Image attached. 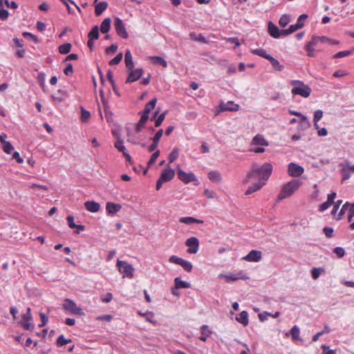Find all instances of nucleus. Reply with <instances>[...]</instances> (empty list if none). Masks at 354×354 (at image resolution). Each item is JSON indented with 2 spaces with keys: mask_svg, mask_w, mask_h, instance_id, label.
Segmentation results:
<instances>
[{
  "mask_svg": "<svg viewBox=\"0 0 354 354\" xmlns=\"http://www.w3.org/2000/svg\"><path fill=\"white\" fill-rule=\"evenodd\" d=\"M272 171V166L270 163L266 162L261 167H258L256 164H254L248 173L245 179L243 180V183H248L251 178L266 183V181L271 175Z\"/></svg>",
  "mask_w": 354,
  "mask_h": 354,
  "instance_id": "obj_1",
  "label": "nucleus"
},
{
  "mask_svg": "<svg viewBox=\"0 0 354 354\" xmlns=\"http://www.w3.org/2000/svg\"><path fill=\"white\" fill-rule=\"evenodd\" d=\"M301 185L302 182L299 179H293L283 185L278 195L277 201H281L290 196Z\"/></svg>",
  "mask_w": 354,
  "mask_h": 354,
  "instance_id": "obj_2",
  "label": "nucleus"
},
{
  "mask_svg": "<svg viewBox=\"0 0 354 354\" xmlns=\"http://www.w3.org/2000/svg\"><path fill=\"white\" fill-rule=\"evenodd\" d=\"M290 85L292 86L291 93L293 95H299L303 97H308L312 92L310 87L300 80H292Z\"/></svg>",
  "mask_w": 354,
  "mask_h": 354,
  "instance_id": "obj_3",
  "label": "nucleus"
},
{
  "mask_svg": "<svg viewBox=\"0 0 354 354\" xmlns=\"http://www.w3.org/2000/svg\"><path fill=\"white\" fill-rule=\"evenodd\" d=\"M117 267L118 270L123 274V277L132 278L133 277V267L126 261L118 259Z\"/></svg>",
  "mask_w": 354,
  "mask_h": 354,
  "instance_id": "obj_4",
  "label": "nucleus"
},
{
  "mask_svg": "<svg viewBox=\"0 0 354 354\" xmlns=\"http://www.w3.org/2000/svg\"><path fill=\"white\" fill-rule=\"evenodd\" d=\"M63 308L74 315H84L82 309L78 307L76 304L70 299H65L62 304Z\"/></svg>",
  "mask_w": 354,
  "mask_h": 354,
  "instance_id": "obj_5",
  "label": "nucleus"
},
{
  "mask_svg": "<svg viewBox=\"0 0 354 354\" xmlns=\"http://www.w3.org/2000/svg\"><path fill=\"white\" fill-rule=\"evenodd\" d=\"M169 261L172 263H176L180 265L183 268V269L187 272H191L192 270V264L182 258H180L177 256L172 255L169 257Z\"/></svg>",
  "mask_w": 354,
  "mask_h": 354,
  "instance_id": "obj_6",
  "label": "nucleus"
},
{
  "mask_svg": "<svg viewBox=\"0 0 354 354\" xmlns=\"http://www.w3.org/2000/svg\"><path fill=\"white\" fill-rule=\"evenodd\" d=\"M185 245L189 248L187 252L189 254H196L199 248V240L195 236L187 239L185 241Z\"/></svg>",
  "mask_w": 354,
  "mask_h": 354,
  "instance_id": "obj_7",
  "label": "nucleus"
},
{
  "mask_svg": "<svg viewBox=\"0 0 354 354\" xmlns=\"http://www.w3.org/2000/svg\"><path fill=\"white\" fill-rule=\"evenodd\" d=\"M177 174L178 178L184 183H189L190 182L197 181V178L192 172L186 173L180 168H178Z\"/></svg>",
  "mask_w": 354,
  "mask_h": 354,
  "instance_id": "obj_8",
  "label": "nucleus"
},
{
  "mask_svg": "<svg viewBox=\"0 0 354 354\" xmlns=\"http://www.w3.org/2000/svg\"><path fill=\"white\" fill-rule=\"evenodd\" d=\"M114 26L117 34L122 38L127 39L129 35L127 32L126 28L124 25L122 20L117 17L114 22Z\"/></svg>",
  "mask_w": 354,
  "mask_h": 354,
  "instance_id": "obj_9",
  "label": "nucleus"
},
{
  "mask_svg": "<svg viewBox=\"0 0 354 354\" xmlns=\"http://www.w3.org/2000/svg\"><path fill=\"white\" fill-rule=\"evenodd\" d=\"M304 171V169L294 162H290L288 166V174L289 176L292 177H299L300 176Z\"/></svg>",
  "mask_w": 354,
  "mask_h": 354,
  "instance_id": "obj_10",
  "label": "nucleus"
},
{
  "mask_svg": "<svg viewBox=\"0 0 354 354\" xmlns=\"http://www.w3.org/2000/svg\"><path fill=\"white\" fill-rule=\"evenodd\" d=\"M219 111H217L216 114L217 115L219 111H236L239 109V105L234 104L232 101H229L227 103L221 102L219 104Z\"/></svg>",
  "mask_w": 354,
  "mask_h": 354,
  "instance_id": "obj_11",
  "label": "nucleus"
},
{
  "mask_svg": "<svg viewBox=\"0 0 354 354\" xmlns=\"http://www.w3.org/2000/svg\"><path fill=\"white\" fill-rule=\"evenodd\" d=\"M262 258V252L259 250H251L243 259L250 262H259Z\"/></svg>",
  "mask_w": 354,
  "mask_h": 354,
  "instance_id": "obj_12",
  "label": "nucleus"
},
{
  "mask_svg": "<svg viewBox=\"0 0 354 354\" xmlns=\"http://www.w3.org/2000/svg\"><path fill=\"white\" fill-rule=\"evenodd\" d=\"M142 73H143L142 68H136L134 70L131 69L130 73H129V75L126 80V83H131V82L137 81L138 80H139L141 77Z\"/></svg>",
  "mask_w": 354,
  "mask_h": 354,
  "instance_id": "obj_13",
  "label": "nucleus"
},
{
  "mask_svg": "<svg viewBox=\"0 0 354 354\" xmlns=\"http://www.w3.org/2000/svg\"><path fill=\"white\" fill-rule=\"evenodd\" d=\"M268 30L270 35L274 38H279L281 36H283L282 30H279V28L272 21L268 22Z\"/></svg>",
  "mask_w": 354,
  "mask_h": 354,
  "instance_id": "obj_14",
  "label": "nucleus"
},
{
  "mask_svg": "<svg viewBox=\"0 0 354 354\" xmlns=\"http://www.w3.org/2000/svg\"><path fill=\"white\" fill-rule=\"evenodd\" d=\"M163 134V130L159 129L152 139L153 142L149 146L148 150L150 152L153 151L158 147V142Z\"/></svg>",
  "mask_w": 354,
  "mask_h": 354,
  "instance_id": "obj_15",
  "label": "nucleus"
},
{
  "mask_svg": "<svg viewBox=\"0 0 354 354\" xmlns=\"http://www.w3.org/2000/svg\"><path fill=\"white\" fill-rule=\"evenodd\" d=\"M174 175L175 171L173 169L167 168L162 171L160 178L164 182H168L170 181L174 177Z\"/></svg>",
  "mask_w": 354,
  "mask_h": 354,
  "instance_id": "obj_16",
  "label": "nucleus"
},
{
  "mask_svg": "<svg viewBox=\"0 0 354 354\" xmlns=\"http://www.w3.org/2000/svg\"><path fill=\"white\" fill-rule=\"evenodd\" d=\"M122 208V205L119 203H114L108 202L106 205V209L109 214H115L118 212Z\"/></svg>",
  "mask_w": 354,
  "mask_h": 354,
  "instance_id": "obj_17",
  "label": "nucleus"
},
{
  "mask_svg": "<svg viewBox=\"0 0 354 354\" xmlns=\"http://www.w3.org/2000/svg\"><path fill=\"white\" fill-rule=\"evenodd\" d=\"M84 206L86 210L93 213L97 212L100 208V203L93 201H88L85 202Z\"/></svg>",
  "mask_w": 354,
  "mask_h": 354,
  "instance_id": "obj_18",
  "label": "nucleus"
},
{
  "mask_svg": "<svg viewBox=\"0 0 354 354\" xmlns=\"http://www.w3.org/2000/svg\"><path fill=\"white\" fill-rule=\"evenodd\" d=\"M264 185H265V183L261 182V181H258L257 183H254V184H252L248 188L245 194V195L251 194L258 191L259 189H260Z\"/></svg>",
  "mask_w": 354,
  "mask_h": 354,
  "instance_id": "obj_19",
  "label": "nucleus"
},
{
  "mask_svg": "<svg viewBox=\"0 0 354 354\" xmlns=\"http://www.w3.org/2000/svg\"><path fill=\"white\" fill-rule=\"evenodd\" d=\"M236 320L243 324L244 326H248L249 323L248 312L245 310L241 312L236 317Z\"/></svg>",
  "mask_w": 354,
  "mask_h": 354,
  "instance_id": "obj_20",
  "label": "nucleus"
},
{
  "mask_svg": "<svg viewBox=\"0 0 354 354\" xmlns=\"http://www.w3.org/2000/svg\"><path fill=\"white\" fill-rule=\"evenodd\" d=\"M95 4V12L97 16L100 15L108 6V3L106 1L96 2Z\"/></svg>",
  "mask_w": 354,
  "mask_h": 354,
  "instance_id": "obj_21",
  "label": "nucleus"
},
{
  "mask_svg": "<svg viewBox=\"0 0 354 354\" xmlns=\"http://www.w3.org/2000/svg\"><path fill=\"white\" fill-rule=\"evenodd\" d=\"M201 335L199 337V339L203 342H206L207 339L212 334V330L209 329L207 325H203L201 328Z\"/></svg>",
  "mask_w": 354,
  "mask_h": 354,
  "instance_id": "obj_22",
  "label": "nucleus"
},
{
  "mask_svg": "<svg viewBox=\"0 0 354 354\" xmlns=\"http://www.w3.org/2000/svg\"><path fill=\"white\" fill-rule=\"evenodd\" d=\"M179 221L187 225H192L193 223H203V221L195 218L192 216L181 217L179 219Z\"/></svg>",
  "mask_w": 354,
  "mask_h": 354,
  "instance_id": "obj_23",
  "label": "nucleus"
},
{
  "mask_svg": "<svg viewBox=\"0 0 354 354\" xmlns=\"http://www.w3.org/2000/svg\"><path fill=\"white\" fill-rule=\"evenodd\" d=\"M124 62L126 64V67L129 70H131L133 68V62L132 59V55L129 50H127L124 55Z\"/></svg>",
  "mask_w": 354,
  "mask_h": 354,
  "instance_id": "obj_24",
  "label": "nucleus"
},
{
  "mask_svg": "<svg viewBox=\"0 0 354 354\" xmlns=\"http://www.w3.org/2000/svg\"><path fill=\"white\" fill-rule=\"evenodd\" d=\"M310 127V122L307 118V117L304 115L300 117V120L299 121V129L301 130H306Z\"/></svg>",
  "mask_w": 354,
  "mask_h": 354,
  "instance_id": "obj_25",
  "label": "nucleus"
},
{
  "mask_svg": "<svg viewBox=\"0 0 354 354\" xmlns=\"http://www.w3.org/2000/svg\"><path fill=\"white\" fill-rule=\"evenodd\" d=\"M252 145L267 146L268 143L261 135L258 134L253 138Z\"/></svg>",
  "mask_w": 354,
  "mask_h": 354,
  "instance_id": "obj_26",
  "label": "nucleus"
},
{
  "mask_svg": "<svg viewBox=\"0 0 354 354\" xmlns=\"http://www.w3.org/2000/svg\"><path fill=\"white\" fill-rule=\"evenodd\" d=\"M175 283V288H189L190 287V284L185 281H183L180 277H176L174 279Z\"/></svg>",
  "mask_w": 354,
  "mask_h": 354,
  "instance_id": "obj_27",
  "label": "nucleus"
},
{
  "mask_svg": "<svg viewBox=\"0 0 354 354\" xmlns=\"http://www.w3.org/2000/svg\"><path fill=\"white\" fill-rule=\"evenodd\" d=\"M208 178L211 181L219 183L222 180L221 174L218 171H211L208 173Z\"/></svg>",
  "mask_w": 354,
  "mask_h": 354,
  "instance_id": "obj_28",
  "label": "nucleus"
},
{
  "mask_svg": "<svg viewBox=\"0 0 354 354\" xmlns=\"http://www.w3.org/2000/svg\"><path fill=\"white\" fill-rule=\"evenodd\" d=\"M111 20L110 18L104 19L100 25V31L102 33H106L109 31L111 28Z\"/></svg>",
  "mask_w": 354,
  "mask_h": 354,
  "instance_id": "obj_29",
  "label": "nucleus"
},
{
  "mask_svg": "<svg viewBox=\"0 0 354 354\" xmlns=\"http://www.w3.org/2000/svg\"><path fill=\"white\" fill-rule=\"evenodd\" d=\"M156 98H153L145 104V109L142 113L149 114V113L155 108L156 104Z\"/></svg>",
  "mask_w": 354,
  "mask_h": 354,
  "instance_id": "obj_30",
  "label": "nucleus"
},
{
  "mask_svg": "<svg viewBox=\"0 0 354 354\" xmlns=\"http://www.w3.org/2000/svg\"><path fill=\"white\" fill-rule=\"evenodd\" d=\"M189 37L194 41H200L204 44L207 43V39L205 37L201 34H196L195 32H192L189 33Z\"/></svg>",
  "mask_w": 354,
  "mask_h": 354,
  "instance_id": "obj_31",
  "label": "nucleus"
},
{
  "mask_svg": "<svg viewBox=\"0 0 354 354\" xmlns=\"http://www.w3.org/2000/svg\"><path fill=\"white\" fill-rule=\"evenodd\" d=\"M268 61L270 62L274 70L278 71H281L283 70L284 66L280 64L279 62L272 56L270 57Z\"/></svg>",
  "mask_w": 354,
  "mask_h": 354,
  "instance_id": "obj_32",
  "label": "nucleus"
},
{
  "mask_svg": "<svg viewBox=\"0 0 354 354\" xmlns=\"http://www.w3.org/2000/svg\"><path fill=\"white\" fill-rule=\"evenodd\" d=\"M300 28H301V26L297 23L295 24L290 25L288 29L282 30L283 37L287 36Z\"/></svg>",
  "mask_w": 354,
  "mask_h": 354,
  "instance_id": "obj_33",
  "label": "nucleus"
},
{
  "mask_svg": "<svg viewBox=\"0 0 354 354\" xmlns=\"http://www.w3.org/2000/svg\"><path fill=\"white\" fill-rule=\"evenodd\" d=\"M151 60L154 64L160 65L164 68L167 66V62L162 57L159 56L151 57Z\"/></svg>",
  "mask_w": 354,
  "mask_h": 354,
  "instance_id": "obj_34",
  "label": "nucleus"
},
{
  "mask_svg": "<svg viewBox=\"0 0 354 354\" xmlns=\"http://www.w3.org/2000/svg\"><path fill=\"white\" fill-rule=\"evenodd\" d=\"M225 281L227 282L236 281L238 279H244L245 278L243 277L242 272H239L237 274H230L225 276Z\"/></svg>",
  "mask_w": 354,
  "mask_h": 354,
  "instance_id": "obj_35",
  "label": "nucleus"
},
{
  "mask_svg": "<svg viewBox=\"0 0 354 354\" xmlns=\"http://www.w3.org/2000/svg\"><path fill=\"white\" fill-rule=\"evenodd\" d=\"M252 53L257 55H259L261 57H263L266 59H269L271 57L270 55L268 54L266 50L263 48H257L252 50Z\"/></svg>",
  "mask_w": 354,
  "mask_h": 354,
  "instance_id": "obj_36",
  "label": "nucleus"
},
{
  "mask_svg": "<svg viewBox=\"0 0 354 354\" xmlns=\"http://www.w3.org/2000/svg\"><path fill=\"white\" fill-rule=\"evenodd\" d=\"M88 39L95 40L97 39L99 37V29L97 26H95L92 28L91 31L88 35Z\"/></svg>",
  "mask_w": 354,
  "mask_h": 354,
  "instance_id": "obj_37",
  "label": "nucleus"
},
{
  "mask_svg": "<svg viewBox=\"0 0 354 354\" xmlns=\"http://www.w3.org/2000/svg\"><path fill=\"white\" fill-rule=\"evenodd\" d=\"M323 116V111L322 110H317L314 113L313 122L315 129H318L317 122L321 120Z\"/></svg>",
  "mask_w": 354,
  "mask_h": 354,
  "instance_id": "obj_38",
  "label": "nucleus"
},
{
  "mask_svg": "<svg viewBox=\"0 0 354 354\" xmlns=\"http://www.w3.org/2000/svg\"><path fill=\"white\" fill-rule=\"evenodd\" d=\"M71 342V339H66L64 335H60L57 339L56 344L57 346L60 347Z\"/></svg>",
  "mask_w": 354,
  "mask_h": 354,
  "instance_id": "obj_39",
  "label": "nucleus"
},
{
  "mask_svg": "<svg viewBox=\"0 0 354 354\" xmlns=\"http://www.w3.org/2000/svg\"><path fill=\"white\" fill-rule=\"evenodd\" d=\"M293 340H298L299 339L300 330L297 326H294L290 330Z\"/></svg>",
  "mask_w": 354,
  "mask_h": 354,
  "instance_id": "obj_40",
  "label": "nucleus"
},
{
  "mask_svg": "<svg viewBox=\"0 0 354 354\" xmlns=\"http://www.w3.org/2000/svg\"><path fill=\"white\" fill-rule=\"evenodd\" d=\"M71 44L69 43H65L59 46V52L61 54H67L71 51Z\"/></svg>",
  "mask_w": 354,
  "mask_h": 354,
  "instance_id": "obj_41",
  "label": "nucleus"
},
{
  "mask_svg": "<svg viewBox=\"0 0 354 354\" xmlns=\"http://www.w3.org/2000/svg\"><path fill=\"white\" fill-rule=\"evenodd\" d=\"M115 147L124 155V153H127L126 147L123 145V140L121 139H118L114 145Z\"/></svg>",
  "mask_w": 354,
  "mask_h": 354,
  "instance_id": "obj_42",
  "label": "nucleus"
},
{
  "mask_svg": "<svg viewBox=\"0 0 354 354\" xmlns=\"http://www.w3.org/2000/svg\"><path fill=\"white\" fill-rule=\"evenodd\" d=\"M290 21V16L288 15L285 14L283 15L279 19V24L281 27L284 28L289 24Z\"/></svg>",
  "mask_w": 354,
  "mask_h": 354,
  "instance_id": "obj_43",
  "label": "nucleus"
},
{
  "mask_svg": "<svg viewBox=\"0 0 354 354\" xmlns=\"http://www.w3.org/2000/svg\"><path fill=\"white\" fill-rule=\"evenodd\" d=\"M2 149L3 150V151L8 154H10L11 153L12 151L13 150V146L12 145V144L8 142V141H4L3 142V146H2Z\"/></svg>",
  "mask_w": 354,
  "mask_h": 354,
  "instance_id": "obj_44",
  "label": "nucleus"
},
{
  "mask_svg": "<svg viewBox=\"0 0 354 354\" xmlns=\"http://www.w3.org/2000/svg\"><path fill=\"white\" fill-rule=\"evenodd\" d=\"M178 155H179V149L178 148L173 149V150L169 155V163L173 162L176 159H177V158L178 157Z\"/></svg>",
  "mask_w": 354,
  "mask_h": 354,
  "instance_id": "obj_45",
  "label": "nucleus"
},
{
  "mask_svg": "<svg viewBox=\"0 0 354 354\" xmlns=\"http://www.w3.org/2000/svg\"><path fill=\"white\" fill-rule=\"evenodd\" d=\"M167 113V111H165L157 117V118L155 120V127H158L161 125V124L162 123L163 120L165 118Z\"/></svg>",
  "mask_w": 354,
  "mask_h": 354,
  "instance_id": "obj_46",
  "label": "nucleus"
},
{
  "mask_svg": "<svg viewBox=\"0 0 354 354\" xmlns=\"http://www.w3.org/2000/svg\"><path fill=\"white\" fill-rule=\"evenodd\" d=\"M159 156H160V151L159 150L156 151L151 155V158H150V159H149V160L148 161V163H147L149 167H151V165H153L156 162V160H157V158H158V157Z\"/></svg>",
  "mask_w": 354,
  "mask_h": 354,
  "instance_id": "obj_47",
  "label": "nucleus"
},
{
  "mask_svg": "<svg viewBox=\"0 0 354 354\" xmlns=\"http://www.w3.org/2000/svg\"><path fill=\"white\" fill-rule=\"evenodd\" d=\"M91 116L90 112L81 107V120L83 122H86Z\"/></svg>",
  "mask_w": 354,
  "mask_h": 354,
  "instance_id": "obj_48",
  "label": "nucleus"
},
{
  "mask_svg": "<svg viewBox=\"0 0 354 354\" xmlns=\"http://www.w3.org/2000/svg\"><path fill=\"white\" fill-rule=\"evenodd\" d=\"M319 37L313 36L310 41L306 44V46L308 47L314 48L319 44Z\"/></svg>",
  "mask_w": 354,
  "mask_h": 354,
  "instance_id": "obj_49",
  "label": "nucleus"
},
{
  "mask_svg": "<svg viewBox=\"0 0 354 354\" xmlns=\"http://www.w3.org/2000/svg\"><path fill=\"white\" fill-rule=\"evenodd\" d=\"M123 55L122 53H118L114 58H113L111 60L109 61L110 65H116L118 64L122 59Z\"/></svg>",
  "mask_w": 354,
  "mask_h": 354,
  "instance_id": "obj_50",
  "label": "nucleus"
},
{
  "mask_svg": "<svg viewBox=\"0 0 354 354\" xmlns=\"http://www.w3.org/2000/svg\"><path fill=\"white\" fill-rule=\"evenodd\" d=\"M348 221L351 223L354 217V203L348 205Z\"/></svg>",
  "mask_w": 354,
  "mask_h": 354,
  "instance_id": "obj_51",
  "label": "nucleus"
},
{
  "mask_svg": "<svg viewBox=\"0 0 354 354\" xmlns=\"http://www.w3.org/2000/svg\"><path fill=\"white\" fill-rule=\"evenodd\" d=\"M348 170L349 169L346 167V166L344 167L341 169V173L342 174V181L346 180L351 177V174H350Z\"/></svg>",
  "mask_w": 354,
  "mask_h": 354,
  "instance_id": "obj_52",
  "label": "nucleus"
},
{
  "mask_svg": "<svg viewBox=\"0 0 354 354\" xmlns=\"http://www.w3.org/2000/svg\"><path fill=\"white\" fill-rule=\"evenodd\" d=\"M321 271H324V269L323 268H314L312 269L311 270V274H312V277L314 279H317L320 274H321Z\"/></svg>",
  "mask_w": 354,
  "mask_h": 354,
  "instance_id": "obj_53",
  "label": "nucleus"
},
{
  "mask_svg": "<svg viewBox=\"0 0 354 354\" xmlns=\"http://www.w3.org/2000/svg\"><path fill=\"white\" fill-rule=\"evenodd\" d=\"M334 253L337 254L339 258H342L345 254V250L342 247H336L333 250Z\"/></svg>",
  "mask_w": 354,
  "mask_h": 354,
  "instance_id": "obj_54",
  "label": "nucleus"
},
{
  "mask_svg": "<svg viewBox=\"0 0 354 354\" xmlns=\"http://www.w3.org/2000/svg\"><path fill=\"white\" fill-rule=\"evenodd\" d=\"M30 311H31L30 308L28 307L27 308V313L22 315V319H23L24 322H31L32 321V317Z\"/></svg>",
  "mask_w": 354,
  "mask_h": 354,
  "instance_id": "obj_55",
  "label": "nucleus"
},
{
  "mask_svg": "<svg viewBox=\"0 0 354 354\" xmlns=\"http://www.w3.org/2000/svg\"><path fill=\"white\" fill-rule=\"evenodd\" d=\"M23 36L26 39H31L36 44L39 43V39L37 37L30 32H25L23 33Z\"/></svg>",
  "mask_w": 354,
  "mask_h": 354,
  "instance_id": "obj_56",
  "label": "nucleus"
},
{
  "mask_svg": "<svg viewBox=\"0 0 354 354\" xmlns=\"http://www.w3.org/2000/svg\"><path fill=\"white\" fill-rule=\"evenodd\" d=\"M37 80L40 83V85L43 90L45 88V74L44 73H39L37 76Z\"/></svg>",
  "mask_w": 354,
  "mask_h": 354,
  "instance_id": "obj_57",
  "label": "nucleus"
},
{
  "mask_svg": "<svg viewBox=\"0 0 354 354\" xmlns=\"http://www.w3.org/2000/svg\"><path fill=\"white\" fill-rule=\"evenodd\" d=\"M39 317L41 318V324H39V327H43L47 324L48 319V317L43 313H39Z\"/></svg>",
  "mask_w": 354,
  "mask_h": 354,
  "instance_id": "obj_58",
  "label": "nucleus"
},
{
  "mask_svg": "<svg viewBox=\"0 0 354 354\" xmlns=\"http://www.w3.org/2000/svg\"><path fill=\"white\" fill-rule=\"evenodd\" d=\"M9 12L7 10L3 8H0V19L3 21L7 20L8 18Z\"/></svg>",
  "mask_w": 354,
  "mask_h": 354,
  "instance_id": "obj_59",
  "label": "nucleus"
},
{
  "mask_svg": "<svg viewBox=\"0 0 354 354\" xmlns=\"http://www.w3.org/2000/svg\"><path fill=\"white\" fill-rule=\"evenodd\" d=\"M117 49H118L117 44H113L109 47H107L106 48V54H113L116 52Z\"/></svg>",
  "mask_w": 354,
  "mask_h": 354,
  "instance_id": "obj_60",
  "label": "nucleus"
},
{
  "mask_svg": "<svg viewBox=\"0 0 354 354\" xmlns=\"http://www.w3.org/2000/svg\"><path fill=\"white\" fill-rule=\"evenodd\" d=\"M351 54V50L340 51V52L336 53L334 55V58H342V57L348 56V55H349Z\"/></svg>",
  "mask_w": 354,
  "mask_h": 354,
  "instance_id": "obj_61",
  "label": "nucleus"
},
{
  "mask_svg": "<svg viewBox=\"0 0 354 354\" xmlns=\"http://www.w3.org/2000/svg\"><path fill=\"white\" fill-rule=\"evenodd\" d=\"M322 348L323 349V354H336V350H331L326 345H322Z\"/></svg>",
  "mask_w": 354,
  "mask_h": 354,
  "instance_id": "obj_62",
  "label": "nucleus"
},
{
  "mask_svg": "<svg viewBox=\"0 0 354 354\" xmlns=\"http://www.w3.org/2000/svg\"><path fill=\"white\" fill-rule=\"evenodd\" d=\"M323 231L328 238H330L333 236V229L329 227H325L323 229Z\"/></svg>",
  "mask_w": 354,
  "mask_h": 354,
  "instance_id": "obj_63",
  "label": "nucleus"
},
{
  "mask_svg": "<svg viewBox=\"0 0 354 354\" xmlns=\"http://www.w3.org/2000/svg\"><path fill=\"white\" fill-rule=\"evenodd\" d=\"M64 73L67 76L71 75L73 73V65L71 64H68L64 70Z\"/></svg>",
  "mask_w": 354,
  "mask_h": 354,
  "instance_id": "obj_64",
  "label": "nucleus"
}]
</instances>
